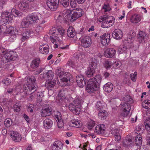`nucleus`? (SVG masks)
Listing matches in <instances>:
<instances>
[{
  "label": "nucleus",
  "mask_w": 150,
  "mask_h": 150,
  "mask_svg": "<svg viewBox=\"0 0 150 150\" xmlns=\"http://www.w3.org/2000/svg\"><path fill=\"white\" fill-rule=\"evenodd\" d=\"M21 105L18 103H16L14 104L13 107V109L15 112H18L21 110Z\"/></svg>",
  "instance_id": "43"
},
{
  "label": "nucleus",
  "mask_w": 150,
  "mask_h": 150,
  "mask_svg": "<svg viewBox=\"0 0 150 150\" xmlns=\"http://www.w3.org/2000/svg\"><path fill=\"white\" fill-rule=\"evenodd\" d=\"M59 3V0H47V5L51 10L55 11L57 8Z\"/></svg>",
  "instance_id": "10"
},
{
  "label": "nucleus",
  "mask_w": 150,
  "mask_h": 150,
  "mask_svg": "<svg viewBox=\"0 0 150 150\" xmlns=\"http://www.w3.org/2000/svg\"><path fill=\"white\" fill-rule=\"evenodd\" d=\"M40 63V59H36L33 60L31 62L30 66L33 69L37 68Z\"/></svg>",
  "instance_id": "33"
},
{
  "label": "nucleus",
  "mask_w": 150,
  "mask_h": 150,
  "mask_svg": "<svg viewBox=\"0 0 150 150\" xmlns=\"http://www.w3.org/2000/svg\"><path fill=\"white\" fill-rule=\"evenodd\" d=\"M11 13L7 11L4 12L1 14V23L3 24H8L12 20Z\"/></svg>",
  "instance_id": "6"
},
{
  "label": "nucleus",
  "mask_w": 150,
  "mask_h": 150,
  "mask_svg": "<svg viewBox=\"0 0 150 150\" xmlns=\"http://www.w3.org/2000/svg\"><path fill=\"white\" fill-rule=\"evenodd\" d=\"M56 75L62 79L64 75V72L59 69H57L56 71Z\"/></svg>",
  "instance_id": "55"
},
{
  "label": "nucleus",
  "mask_w": 150,
  "mask_h": 150,
  "mask_svg": "<svg viewBox=\"0 0 150 150\" xmlns=\"http://www.w3.org/2000/svg\"><path fill=\"white\" fill-rule=\"evenodd\" d=\"M100 22H102L101 26L103 28H108L112 25L114 23L115 19L112 16L104 15L100 18Z\"/></svg>",
  "instance_id": "2"
},
{
  "label": "nucleus",
  "mask_w": 150,
  "mask_h": 150,
  "mask_svg": "<svg viewBox=\"0 0 150 150\" xmlns=\"http://www.w3.org/2000/svg\"><path fill=\"white\" fill-rule=\"evenodd\" d=\"M112 35L113 37L116 39H120L122 37V32L121 30L117 29L113 31Z\"/></svg>",
  "instance_id": "21"
},
{
  "label": "nucleus",
  "mask_w": 150,
  "mask_h": 150,
  "mask_svg": "<svg viewBox=\"0 0 150 150\" xmlns=\"http://www.w3.org/2000/svg\"><path fill=\"white\" fill-rule=\"evenodd\" d=\"M2 83L7 86L9 85L11 83V81L8 78H6L3 79L2 80Z\"/></svg>",
  "instance_id": "58"
},
{
  "label": "nucleus",
  "mask_w": 150,
  "mask_h": 150,
  "mask_svg": "<svg viewBox=\"0 0 150 150\" xmlns=\"http://www.w3.org/2000/svg\"><path fill=\"white\" fill-rule=\"evenodd\" d=\"M27 81L28 84L24 85V92L28 95L33 93L36 91L37 85L35 84L36 79L33 76H28Z\"/></svg>",
  "instance_id": "1"
},
{
  "label": "nucleus",
  "mask_w": 150,
  "mask_h": 150,
  "mask_svg": "<svg viewBox=\"0 0 150 150\" xmlns=\"http://www.w3.org/2000/svg\"><path fill=\"white\" fill-rule=\"evenodd\" d=\"M2 25H0V33L1 34L2 33H5L6 29H7V25H4L2 23Z\"/></svg>",
  "instance_id": "48"
},
{
  "label": "nucleus",
  "mask_w": 150,
  "mask_h": 150,
  "mask_svg": "<svg viewBox=\"0 0 150 150\" xmlns=\"http://www.w3.org/2000/svg\"><path fill=\"white\" fill-rule=\"evenodd\" d=\"M69 108L71 111L76 115L79 114L81 110L79 106H76V105L73 103H71L69 105Z\"/></svg>",
  "instance_id": "17"
},
{
  "label": "nucleus",
  "mask_w": 150,
  "mask_h": 150,
  "mask_svg": "<svg viewBox=\"0 0 150 150\" xmlns=\"http://www.w3.org/2000/svg\"><path fill=\"white\" fill-rule=\"evenodd\" d=\"M110 35L109 33H105L100 36L102 44L104 46L108 45L110 41Z\"/></svg>",
  "instance_id": "12"
},
{
  "label": "nucleus",
  "mask_w": 150,
  "mask_h": 150,
  "mask_svg": "<svg viewBox=\"0 0 150 150\" xmlns=\"http://www.w3.org/2000/svg\"><path fill=\"white\" fill-rule=\"evenodd\" d=\"M30 36V33L28 31L25 32L22 34V37L21 38V40L23 42L28 39Z\"/></svg>",
  "instance_id": "42"
},
{
  "label": "nucleus",
  "mask_w": 150,
  "mask_h": 150,
  "mask_svg": "<svg viewBox=\"0 0 150 150\" xmlns=\"http://www.w3.org/2000/svg\"><path fill=\"white\" fill-rule=\"evenodd\" d=\"M113 84L110 82L105 84L103 86V88L105 91L107 92H110L113 88Z\"/></svg>",
  "instance_id": "30"
},
{
  "label": "nucleus",
  "mask_w": 150,
  "mask_h": 150,
  "mask_svg": "<svg viewBox=\"0 0 150 150\" xmlns=\"http://www.w3.org/2000/svg\"><path fill=\"white\" fill-rule=\"evenodd\" d=\"M102 8L103 9L105 10L104 11L105 12L109 11L111 9V8L108 4H105L103 6Z\"/></svg>",
  "instance_id": "59"
},
{
  "label": "nucleus",
  "mask_w": 150,
  "mask_h": 150,
  "mask_svg": "<svg viewBox=\"0 0 150 150\" xmlns=\"http://www.w3.org/2000/svg\"><path fill=\"white\" fill-rule=\"evenodd\" d=\"M42 76V79L46 80H52L54 76V73L51 70L48 71L47 73H45L43 74L40 75Z\"/></svg>",
  "instance_id": "20"
},
{
  "label": "nucleus",
  "mask_w": 150,
  "mask_h": 150,
  "mask_svg": "<svg viewBox=\"0 0 150 150\" xmlns=\"http://www.w3.org/2000/svg\"><path fill=\"white\" fill-rule=\"evenodd\" d=\"M98 64L97 61L95 58H92L91 59L90 63V67L95 70L97 67Z\"/></svg>",
  "instance_id": "34"
},
{
  "label": "nucleus",
  "mask_w": 150,
  "mask_h": 150,
  "mask_svg": "<svg viewBox=\"0 0 150 150\" xmlns=\"http://www.w3.org/2000/svg\"><path fill=\"white\" fill-rule=\"evenodd\" d=\"M55 18L57 22H61L63 18L62 14L59 13H56L55 16Z\"/></svg>",
  "instance_id": "40"
},
{
  "label": "nucleus",
  "mask_w": 150,
  "mask_h": 150,
  "mask_svg": "<svg viewBox=\"0 0 150 150\" xmlns=\"http://www.w3.org/2000/svg\"><path fill=\"white\" fill-rule=\"evenodd\" d=\"M94 72V69L91 67H88L87 71H86V76L88 77H91L93 76Z\"/></svg>",
  "instance_id": "37"
},
{
  "label": "nucleus",
  "mask_w": 150,
  "mask_h": 150,
  "mask_svg": "<svg viewBox=\"0 0 150 150\" xmlns=\"http://www.w3.org/2000/svg\"><path fill=\"white\" fill-rule=\"evenodd\" d=\"M132 144V139L129 136H127L124 139L122 142V146L128 148L130 147Z\"/></svg>",
  "instance_id": "22"
},
{
  "label": "nucleus",
  "mask_w": 150,
  "mask_h": 150,
  "mask_svg": "<svg viewBox=\"0 0 150 150\" xmlns=\"http://www.w3.org/2000/svg\"><path fill=\"white\" fill-rule=\"evenodd\" d=\"M70 78H67L65 77H63L61 79V81L62 82L65 83V85H67L68 83V82L69 81Z\"/></svg>",
  "instance_id": "60"
},
{
  "label": "nucleus",
  "mask_w": 150,
  "mask_h": 150,
  "mask_svg": "<svg viewBox=\"0 0 150 150\" xmlns=\"http://www.w3.org/2000/svg\"><path fill=\"white\" fill-rule=\"evenodd\" d=\"M43 126L45 129H50L53 124V122L50 118H46L43 121Z\"/></svg>",
  "instance_id": "24"
},
{
  "label": "nucleus",
  "mask_w": 150,
  "mask_h": 150,
  "mask_svg": "<svg viewBox=\"0 0 150 150\" xmlns=\"http://www.w3.org/2000/svg\"><path fill=\"white\" fill-rule=\"evenodd\" d=\"M10 135L12 140L14 142H20L22 139L21 135L17 132L11 130L10 131Z\"/></svg>",
  "instance_id": "15"
},
{
  "label": "nucleus",
  "mask_w": 150,
  "mask_h": 150,
  "mask_svg": "<svg viewBox=\"0 0 150 150\" xmlns=\"http://www.w3.org/2000/svg\"><path fill=\"white\" fill-rule=\"evenodd\" d=\"M45 69L44 68H40L38 70L34 72V75H38L42 72Z\"/></svg>",
  "instance_id": "62"
},
{
  "label": "nucleus",
  "mask_w": 150,
  "mask_h": 150,
  "mask_svg": "<svg viewBox=\"0 0 150 150\" xmlns=\"http://www.w3.org/2000/svg\"><path fill=\"white\" fill-rule=\"evenodd\" d=\"M13 28L12 26H7V29L6 31V33L10 34V39L11 40V41H13L15 40L16 38L17 35H18V32L16 31L13 30Z\"/></svg>",
  "instance_id": "11"
},
{
  "label": "nucleus",
  "mask_w": 150,
  "mask_h": 150,
  "mask_svg": "<svg viewBox=\"0 0 150 150\" xmlns=\"http://www.w3.org/2000/svg\"><path fill=\"white\" fill-rule=\"evenodd\" d=\"M82 102V100H80L79 98L78 97L76 98L74 100V102L75 105H76V106H80V105Z\"/></svg>",
  "instance_id": "56"
},
{
  "label": "nucleus",
  "mask_w": 150,
  "mask_h": 150,
  "mask_svg": "<svg viewBox=\"0 0 150 150\" xmlns=\"http://www.w3.org/2000/svg\"><path fill=\"white\" fill-rule=\"evenodd\" d=\"M103 104L101 103L100 101L97 102L96 105V108L99 110L103 109L104 106Z\"/></svg>",
  "instance_id": "51"
},
{
  "label": "nucleus",
  "mask_w": 150,
  "mask_h": 150,
  "mask_svg": "<svg viewBox=\"0 0 150 150\" xmlns=\"http://www.w3.org/2000/svg\"><path fill=\"white\" fill-rule=\"evenodd\" d=\"M127 50V47L123 45H121L119 47L118 50L120 52V53H122L124 52H126Z\"/></svg>",
  "instance_id": "50"
},
{
  "label": "nucleus",
  "mask_w": 150,
  "mask_h": 150,
  "mask_svg": "<svg viewBox=\"0 0 150 150\" xmlns=\"http://www.w3.org/2000/svg\"><path fill=\"white\" fill-rule=\"evenodd\" d=\"M96 124V122L92 120H89L87 123V127L89 129H92Z\"/></svg>",
  "instance_id": "41"
},
{
  "label": "nucleus",
  "mask_w": 150,
  "mask_h": 150,
  "mask_svg": "<svg viewBox=\"0 0 150 150\" xmlns=\"http://www.w3.org/2000/svg\"><path fill=\"white\" fill-rule=\"evenodd\" d=\"M27 16L32 24L37 23L39 20L38 17L36 13H32Z\"/></svg>",
  "instance_id": "25"
},
{
  "label": "nucleus",
  "mask_w": 150,
  "mask_h": 150,
  "mask_svg": "<svg viewBox=\"0 0 150 150\" xmlns=\"http://www.w3.org/2000/svg\"><path fill=\"white\" fill-rule=\"evenodd\" d=\"M135 35L134 33H132V35H129L127 38V41L128 43H132L134 41Z\"/></svg>",
  "instance_id": "47"
},
{
  "label": "nucleus",
  "mask_w": 150,
  "mask_h": 150,
  "mask_svg": "<svg viewBox=\"0 0 150 150\" xmlns=\"http://www.w3.org/2000/svg\"><path fill=\"white\" fill-rule=\"evenodd\" d=\"M111 65V63L110 62L108 61H105L104 66L106 69H108L110 68Z\"/></svg>",
  "instance_id": "61"
},
{
  "label": "nucleus",
  "mask_w": 150,
  "mask_h": 150,
  "mask_svg": "<svg viewBox=\"0 0 150 150\" xmlns=\"http://www.w3.org/2000/svg\"><path fill=\"white\" fill-rule=\"evenodd\" d=\"M60 2L64 7H67L69 3V0H60Z\"/></svg>",
  "instance_id": "53"
},
{
  "label": "nucleus",
  "mask_w": 150,
  "mask_h": 150,
  "mask_svg": "<svg viewBox=\"0 0 150 150\" xmlns=\"http://www.w3.org/2000/svg\"><path fill=\"white\" fill-rule=\"evenodd\" d=\"M148 39V34L142 31L139 32L138 35V40L140 43L144 44L146 42Z\"/></svg>",
  "instance_id": "9"
},
{
  "label": "nucleus",
  "mask_w": 150,
  "mask_h": 150,
  "mask_svg": "<svg viewBox=\"0 0 150 150\" xmlns=\"http://www.w3.org/2000/svg\"><path fill=\"white\" fill-rule=\"evenodd\" d=\"M82 12L81 9L76 8L72 10H67L66 13L67 15H71L70 21L73 22L81 16Z\"/></svg>",
  "instance_id": "4"
},
{
  "label": "nucleus",
  "mask_w": 150,
  "mask_h": 150,
  "mask_svg": "<svg viewBox=\"0 0 150 150\" xmlns=\"http://www.w3.org/2000/svg\"><path fill=\"white\" fill-rule=\"evenodd\" d=\"M137 73L135 72L134 74H131L130 76L131 79L133 81L135 82L136 81Z\"/></svg>",
  "instance_id": "57"
},
{
  "label": "nucleus",
  "mask_w": 150,
  "mask_h": 150,
  "mask_svg": "<svg viewBox=\"0 0 150 150\" xmlns=\"http://www.w3.org/2000/svg\"><path fill=\"white\" fill-rule=\"evenodd\" d=\"M107 112L105 110L100 112L98 114L99 118L102 120L105 119L107 116Z\"/></svg>",
  "instance_id": "36"
},
{
  "label": "nucleus",
  "mask_w": 150,
  "mask_h": 150,
  "mask_svg": "<svg viewBox=\"0 0 150 150\" xmlns=\"http://www.w3.org/2000/svg\"><path fill=\"white\" fill-rule=\"evenodd\" d=\"M97 88L94 86H88L87 85L86 89L88 93H93L95 91H96Z\"/></svg>",
  "instance_id": "39"
},
{
  "label": "nucleus",
  "mask_w": 150,
  "mask_h": 150,
  "mask_svg": "<svg viewBox=\"0 0 150 150\" xmlns=\"http://www.w3.org/2000/svg\"><path fill=\"white\" fill-rule=\"evenodd\" d=\"M122 101L123 102V103H121V105L123 103H126L127 104H129L133 102V100L130 98V96L129 95H127L125 96L122 98Z\"/></svg>",
  "instance_id": "27"
},
{
  "label": "nucleus",
  "mask_w": 150,
  "mask_h": 150,
  "mask_svg": "<svg viewBox=\"0 0 150 150\" xmlns=\"http://www.w3.org/2000/svg\"><path fill=\"white\" fill-rule=\"evenodd\" d=\"M71 124H72V127H80V122L79 121L76 120H72L70 122Z\"/></svg>",
  "instance_id": "44"
},
{
  "label": "nucleus",
  "mask_w": 150,
  "mask_h": 150,
  "mask_svg": "<svg viewBox=\"0 0 150 150\" xmlns=\"http://www.w3.org/2000/svg\"><path fill=\"white\" fill-rule=\"evenodd\" d=\"M52 108L48 105L44 106L41 111V115L42 117H45L50 116L52 113Z\"/></svg>",
  "instance_id": "7"
},
{
  "label": "nucleus",
  "mask_w": 150,
  "mask_h": 150,
  "mask_svg": "<svg viewBox=\"0 0 150 150\" xmlns=\"http://www.w3.org/2000/svg\"><path fill=\"white\" fill-rule=\"evenodd\" d=\"M110 132L113 135L120 133L119 129H118L117 127H115L114 128H112Z\"/></svg>",
  "instance_id": "52"
},
{
  "label": "nucleus",
  "mask_w": 150,
  "mask_h": 150,
  "mask_svg": "<svg viewBox=\"0 0 150 150\" xmlns=\"http://www.w3.org/2000/svg\"><path fill=\"white\" fill-rule=\"evenodd\" d=\"M57 29L58 35H60V36L62 37L64 35L65 30L61 26L57 27Z\"/></svg>",
  "instance_id": "46"
},
{
  "label": "nucleus",
  "mask_w": 150,
  "mask_h": 150,
  "mask_svg": "<svg viewBox=\"0 0 150 150\" xmlns=\"http://www.w3.org/2000/svg\"><path fill=\"white\" fill-rule=\"evenodd\" d=\"M17 56V54L14 51H8L4 54L1 61L2 62V64H4L11 61H14L16 59Z\"/></svg>",
  "instance_id": "3"
},
{
  "label": "nucleus",
  "mask_w": 150,
  "mask_h": 150,
  "mask_svg": "<svg viewBox=\"0 0 150 150\" xmlns=\"http://www.w3.org/2000/svg\"><path fill=\"white\" fill-rule=\"evenodd\" d=\"M31 24V23L30 22V21L29 20L28 16L26 18H24L23 19L21 22V26L23 28H27Z\"/></svg>",
  "instance_id": "28"
},
{
  "label": "nucleus",
  "mask_w": 150,
  "mask_h": 150,
  "mask_svg": "<svg viewBox=\"0 0 150 150\" xmlns=\"http://www.w3.org/2000/svg\"><path fill=\"white\" fill-rule=\"evenodd\" d=\"M105 128V126L104 125H98L96 127L94 132L98 134H103L104 133Z\"/></svg>",
  "instance_id": "18"
},
{
  "label": "nucleus",
  "mask_w": 150,
  "mask_h": 150,
  "mask_svg": "<svg viewBox=\"0 0 150 150\" xmlns=\"http://www.w3.org/2000/svg\"><path fill=\"white\" fill-rule=\"evenodd\" d=\"M11 13L12 14L14 15V14L16 15V17H20L23 15V13L15 9H12L11 10Z\"/></svg>",
  "instance_id": "45"
},
{
  "label": "nucleus",
  "mask_w": 150,
  "mask_h": 150,
  "mask_svg": "<svg viewBox=\"0 0 150 150\" xmlns=\"http://www.w3.org/2000/svg\"><path fill=\"white\" fill-rule=\"evenodd\" d=\"M140 20L141 17L139 15H138L135 14L132 16L130 18L131 22L134 23H138L140 21Z\"/></svg>",
  "instance_id": "31"
},
{
  "label": "nucleus",
  "mask_w": 150,
  "mask_h": 150,
  "mask_svg": "<svg viewBox=\"0 0 150 150\" xmlns=\"http://www.w3.org/2000/svg\"><path fill=\"white\" fill-rule=\"evenodd\" d=\"M8 50L3 47H0V54L2 55H4V54Z\"/></svg>",
  "instance_id": "64"
},
{
  "label": "nucleus",
  "mask_w": 150,
  "mask_h": 150,
  "mask_svg": "<svg viewBox=\"0 0 150 150\" xmlns=\"http://www.w3.org/2000/svg\"><path fill=\"white\" fill-rule=\"evenodd\" d=\"M56 83L55 80H50L46 81L45 84V86L48 90H51L55 85Z\"/></svg>",
  "instance_id": "29"
},
{
  "label": "nucleus",
  "mask_w": 150,
  "mask_h": 150,
  "mask_svg": "<svg viewBox=\"0 0 150 150\" xmlns=\"http://www.w3.org/2000/svg\"><path fill=\"white\" fill-rule=\"evenodd\" d=\"M143 129V126H142L138 125L136 127L135 130H136L139 133V134L140 133V132H142Z\"/></svg>",
  "instance_id": "63"
},
{
  "label": "nucleus",
  "mask_w": 150,
  "mask_h": 150,
  "mask_svg": "<svg viewBox=\"0 0 150 150\" xmlns=\"http://www.w3.org/2000/svg\"><path fill=\"white\" fill-rule=\"evenodd\" d=\"M17 5L18 8L23 11L27 10L29 8L28 3L26 1H22L18 2Z\"/></svg>",
  "instance_id": "23"
},
{
  "label": "nucleus",
  "mask_w": 150,
  "mask_h": 150,
  "mask_svg": "<svg viewBox=\"0 0 150 150\" xmlns=\"http://www.w3.org/2000/svg\"><path fill=\"white\" fill-rule=\"evenodd\" d=\"M102 79V76L100 74H98L94 78L90 79L87 82L89 84L98 88L101 83Z\"/></svg>",
  "instance_id": "5"
},
{
  "label": "nucleus",
  "mask_w": 150,
  "mask_h": 150,
  "mask_svg": "<svg viewBox=\"0 0 150 150\" xmlns=\"http://www.w3.org/2000/svg\"><path fill=\"white\" fill-rule=\"evenodd\" d=\"M142 107L146 109H150V100H145L142 103Z\"/></svg>",
  "instance_id": "38"
},
{
  "label": "nucleus",
  "mask_w": 150,
  "mask_h": 150,
  "mask_svg": "<svg viewBox=\"0 0 150 150\" xmlns=\"http://www.w3.org/2000/svg\"><path fill=\"white\" fill-rule=\"evenodd\" d=\"M144 124L147 130L150 131V121L146 119L144 122Z\"/></svg>",
  "instance_id": "54"
},
{
  "label": "nucleus",
  "mask_w": 150,
  "mask_h": 150,
  "mask_svg": "<svg viewBox=\"0 0 150 150\" xmlns=\"http://www.w3.org/2000/svg\"><path fill=\"white\" fill-rule=\"evenodd\" d=\"M116 51L112 48H108L105 52L104 55L108 58H111L114 57L116 53Z\"/></svg>",
  "instance_id": "19"
},
{
  "label": "nucleus",
  "mask_w": 150,
  "mask_h": 150,
  "mask_svg": "<svg viewBox=\"0 0 150 150\" xmlns=\"http://www.w3.org/2000/svg\"><path fill=\"white\" fill-rule=\"evenodd\" d=\"M67 35L68 37L72 38L75 35L74 29L71 26L69 27L67 31Z\"/></svg>",
  "instance_id": "32"
},
{
  "label": "nucleus",
  "mask_w": 150,
  "mask_h": 150,
  "mask_svg": "<svg viewBox=\"0 0 150 150\" xmlns=\"http://www.w3.org/2000/svg\"><path fill=\"white\" fill-rule=\"evenodd\" d=\"M123 111L121 114L123 117H126L128 115L131 108V105L129 104L123 103L122 104Z\"/></svg>",
  "instance_id": "16"
},
{
  "label": "nucleus",
  "mask_w": 150,
  "mask_h": 150,
  "mask_svg": "<svg viewBox=\"0 0 150 150\" xmlns=\"http://www.w3.org/2000/svg\"><path fill=\"white\" fill-rule=\"evenodd\" d=\"M39 50L42 53L47 54L49 52V47L47 44H43L39 47Z\"/></svg>",
  "instance_id": "26"
},
{
  "label": "nucleus",
  "mask_w": 150,
  "mask_h": 150,
  "mask_svg": "<svg viewBox=\"0 0 150 150\" xmlns=\"http://www.w3.org/2000/svg\"><path fill=\"white\" fill-rule=\"evenodd\" d=\"M12 123V120L11 119L7 118L4 121V125L6 127H8L11 125Z\"/></svg>",
  "instance_id": "49"
},
{
  "label": "nucleus",
  "mask_w": 150,
  "mask_h": 150,
  "mask_svg": "<svg viewBox=\"0 0 150 150\" xmlns=\"http://www.w3.org/2000/svg\"><path fill=\"white\" fill-rule=\"evenodd\" d=\"M81 45L83 47L87 48L91 46L92 41L91 38L88 36H85L81 39Z\"/></svg>",
  "instance_id": "8"
},
{
  "label": "nucleus",
  "mask_w": 150,
  "mask_h": 150,
  "mask_svg": "<svg viewBox=\"0 0 150 150\" xmlns=\"http://www.w3.org/2000/svg\"><path fill=\"white\" fill-rule=\"evenodd\" d=\"M63 144L59 140L54 142L51 146L52 150H62Z\"/></svg>",
  "instance_id": "14"
},
{
  "label": "nucleus",
  "mask_w": 150,
  "mask_h": 150,
  "mask_svg": "<svg viewBox=\"0 0 150 150\" xmlns=\"http://www.w3.org/2000/svg\"><path fill=\"white\" fill-rule=\"evenodd\" d=\"M142 141L141 136L139 134L135 137V142L137 146H140L141 145Z\"/></svg>",
  "instance_id": "35"
},
{
  "label": "nucleus",
  "mask_w": 150,
  "mask_h": 150,
  "mask_svg": "<svg viewBox=\"0 0 150 150\" xmlns=\"http://www.w3.org/2000/svg\"><path fill=\"white\" fill-rule=\"evenodd\" d=\"M76 80L78 85L80 87L82 88L86 84L85 79L83 76L80 74L76 76Z\"/></svg>",
  "instance_id": "13"
}]
</instances>
